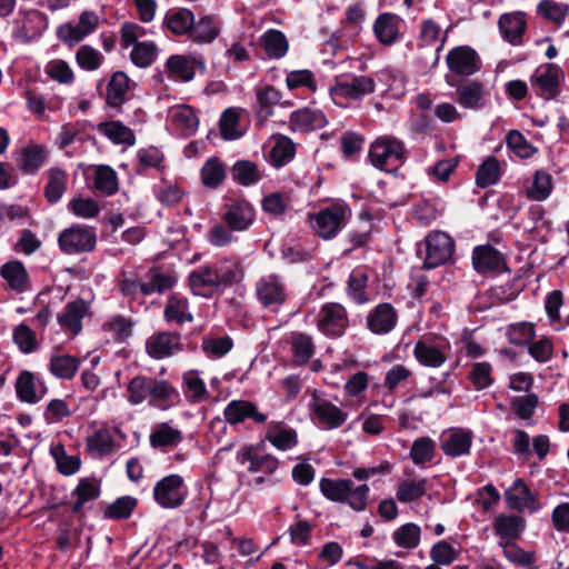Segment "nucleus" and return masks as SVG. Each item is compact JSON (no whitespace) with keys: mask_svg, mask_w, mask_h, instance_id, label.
Listing matches in <instances>:
<instances>
[{"mask_svg":"<svg viewBox=\"0 0 569 569\" xmlns=\"http://www.w3.org/2000/svg\"><path fill=\"white\" fill-rule=\"evenodd\" d=\"M552 177L545 170H537L530 186L526 188V196L532 201L546 200L552 191Z\"/></svg>","mask_w":569,"mask_h":569,"instance_id":"3c124183","label":"nucleus"},{"mask_svg":"<svg viewBox=\"0 0 569 569\" xmlns=\"http://www.w3.org/2000/svg\"><path fill=\"white\" fill-rule=\"evenodd\" d=\"M485 96V88L481 82L469 81L458 86L455 99L465 109L479 110L486 106Z\"/></svg>","mask_w":569,"mask_h":569,"instance_id":"a878e982","label":"nucleus"},{"mask_svg":"<svg viewBox=\"0 0 569 569\" xmlns=\"http://www.w3.org/2000/svg\"><path fill=\"white\" fill-rule=\"evenodd\" d=\"M266 439L281 451L290 450L298 443L296 430L281 422H271L269 425Z\"/></svg>","mask_w":569,"mask_h":569,"instance_id":"473e14b6","label":"nucleus"},{"mask_svg":"<svg viewBox=\"0 0 569 569\" xmlns=\"http://www.w3.org/2000/svg\"><path fill=\"white\" fill-rule=\"evenodd\" d=\"M327 118L318 109L303 108L293 111L290 116V128L293 131H311L323 128L327 124Z\"/></svg>","mask_w":569,"mask_h":569,"instance_id":"c756f323","label":"nucleus"},{"mask_svg":"<svg viewBox=\"0 0 569 569\" xmlns=\"http://www.w3.org/2000/svg\"><path fill=\"white\" fill-rule=\"evenodd\" d=\"M73 496L77 497L73 511H79L87 502L97 499L100 496V482L98 479L82 478L73 491Z\"/></svg>","mask_w":569,"mask_h":569,"instance_id":"4d7b16f0","label":"nucleus"},{"mask_svg":"<svg viewBox=\"0 0 569 569\" xmlns=\"http://www.w3.org/2000/svg\"><path fill=\"white\" fill-rule=\"evenodd\" d=\"M446 34L441 37V27L432 19H427L421 22L419 32V47L435 46V61H439V53L443 48Z\"/></svg>","mask_w":569,"mask_h":569,"instance_id":"58836bf2","label":"nucleus"},{"mask_svg":"<svg viewBox=\"0 0 569 569\" xmlns=\"http://www.w3.org/2000/svg\"><path fill=\"white\" fill-rule=\"evenodd\" d=\"M97 130L114 144L133 146L136 136L133 131L120 121H106L98 124Z\"/></svg>","mask_w":569,"mask_h":569,"instance_id":"ea45409f","label":"nucleus"},{"mask_svg":"<svg viewBox=\"0 0 569 569\" xmlns=\"http://www.w3.org/2000/svg\"><path fill=\"white\" fill-rule=\"evenodd\" d=\"M451 351L450 342L443 337H425L418 340L412 353L419 365L439 368L448 359Z\"/></svg>","mask_w":569,"mask_h":569,"instance_id":"39448f33","label":"nucleus"},{"mask_svg":"<svg viewBox=\"0 0 569 569\" xmlns=\"http://www.w3.org/2000/svg\"><path fill=\"white\" fill-rule=\"evenodd\" d=\"M426 257L423 264L426 268H436L447 262L452 253L455 243L449 234L442 231L430 232L425 240Z\"/></svg>","mask_w":569,"mask_h":569,"instance_id":"9b49d317","label":"nucleus"},{"mask_svg":"<svg viewBox=\"0 0 569 569\" xmlns=\"http://www.w3.org/2000/svg\"><path fill=\"white\" fill-rule=\"evenodd\" d=\"M100 17L97 12L84 10L77 22L61 24L57 30L58 38L69 47H73L92 34L99 27Z\"/></svg>","mask_w":569,"mask_h":569,"instance_id":"6e6552de","label":"nucleus"},{"mask_svg":"<svg viewBox=\"0 0 569 569\" xmlns=\"http://www.w3.org/2000/svg\"><path fill=\"white\" fill-rule=\"evenodd\" d=\"M47 27V18L40 11H20L14 20L13 34L17 39L29 42L39 38Z\"/></svg>","mask_w":569,"mask_h":569,"instance_id":"ddd939ff","label":"nucleus"},{"mask_svg":"<svg viewBox=\"0 0 569 569\" xmlns=\"http://www.w3.org/2000/svg\"><path fill=\"white\" fill-rule=\"evenodd\" d=\"M67 208L73 216L80 219H93L101 211L99 203L93 198L81 194L70 199Z\"/></svg>","mask_w":569,"mask_h":569,"instance_id":"13d9d810","label":"nucleus"},{"mask_svg":"<svg viewBox=\"0 0 569 569\" xmlns=\"http://www.w3.org/2000/svg\"><path fill=\"white\" fill-rule=\"evenodd\" d=\"M318 329L330 337H340L348 327L347 311L343 306L337 302H329L322 306L318 313Z\"/></svg>","mask_w":569,"mask_h":569,"instance_id":"f8f14e48","label":"nucleus"},{"mask_svg":"<svg viewBox=\"0 0 569 569\" xmlns=\"http://www.w3.org/2000/svg\"><path fill=\"white\" fill-rule=\"evenodd\" d=\"M429 481L426 478H410L399 483L396 498L401 503L420 500L428 491Z\"/></svg>","mask_w":569,"mask_h":569,"instance_id":"79ce46f5","label":"nucleus"},{"mask_svg":"<svg viewBox=\"0 0 569 569\" xmlns=\"http://www.w3.org/2000/svg\"><path fill=\"white\" fill-rule=\"evenodd\" d=\"M256 98L257 118L260 122H264L273 114V107L280 102L282 94L272 86H266L256 91Z\"/></svg>","mask_w":569,"mask_h":569,"instance_id":"a19ab883","label":"nucleus"},{"mask_svg":"<svg viewBox=\"0 0 569 569\" xmlns=\"http://www.w3.org/2000/svg\"><path fill=\"white\" fill-rule=\"evenodd\" d=\"M47 160V150L39 144H29L21 151L20 168L26 173L37 172Z\"/></svg>","mask_w":569,"mask_h":569,"instance_id":"6e6d98bb","label":"nucleus"},{"mask_svg":"<svg viewBox=\"0 0 569 569\" xmlns=\"http://www.w3.org/2000/svg\"><path fill=\"white\" fill-rule=\"evenodd\" d=\"M88 313L89 305L82 299H77L68 302L57 319L60 327L74 337L82 330V319Z\"/></svg>","mask_w":569,"mask_h":569,"instance_id":"6ab92c4d","label":"nucleus"},{"mask_svg":"<svg viewBox=\"0 0 569 569\" xmlns=\"http://www.w3.org/2000/svg\"><path fill=\"white\" fill-rule=\"evenodd\" d=\"M472 445V432L463 429H450L440 436V448L450 457L468 455Z\"/></svg>","mask_w":569,"mask_h":569,"instance_id":"412c9836","label":"nucleus"},{"mask_svg":"<svg viewBox=\"0 0 569 569\" xmlns=\"http://www.w3.org/2000/svg\"><path fill=\"white\" fill-rule=\"evenodd\" d=\"M14 387L18 399L26 403H37L47 393L44 382L28 370L19 373Z\"/></svg>","mask_w":569,"mask_h":569,"instance_id":"a211bd4d","label":"nucleus"},{"mask_svg":"<svg viewBox=\"0 0 569 569\" xmlns=\"http://www.w3.org/2000/svg\"><path fill=\"white\" fill-rule=\"evenodd\" d=\"M0 274L9 288L17 292H23L29 289V277L22 262L13 260L4 263L0 268Z\"/></svg>","mask_w":569,"mask_h":569,"instance_id":"e433bc0d","label":"nucleus"},{"mask_svg":"<svg viewBox=\"0 0 569 569\" xmlns=\"http://www.w3.org/2000/svg\"><path fill=\"white\" fill-rule=\"evenodd\" d=\"M216 277L211 266H201L193 270L189 274L192 293L206 298L213 296L221 289Z\"/></svg>","mask_w":569,"mask_h":569,"instance_id":"5701e85b","label":"nucleus"},{"mask_svg":"<svg viewBox=\"0 0 569 569\" xmlns=\"http://www.w3.org/2000/svg\"><path fill=\"white\" fill-rule=\"evenodd\" d=\"M260 44L266 54L271 59H280L286 56L289 43L286 36L276 29H269L260 36Z\"/></svg>","mask_w":569,"mask_h":569,"instance_id":"c03bdc74","label":"nucleus"},{"mask_svg":"<svg viewBox=\"0 0 569 569\" xmlns=\"http://www.w3.org/2000/svg\"><path fill=\"white\" fill-rule=\"evenodd\" d=\"M350 218V207L342 201H338L310 214V224L319 237L329 240L346 227Z\"/></svg>","mask_w":569,"mask_h":569,"instance_id":"7ed1b4c3","label":"nucleus"},{"mask_svg":"<svg viewBox=\"0 0 569 569\" xmlns=\"http://www.w3.org/2000/svg\"><path fill=\"white\" fill-rule=\"evenodd\" d=\"M232 179L241 186L258 183L263 174L258 164L249 160H239L231 168Z\"/></svg>","mask_w":569,"mask_h":569,"instance_id":"603ef678","label":"nucleus"},{"mask_svg":"<svg viewBox=\"0 0 569 569\" xmlns=\"http://www.w3.org/2000/svg\"><path fill=\"white\" fill-rule=\"evenodd\" d=\"M193 18L189 9H178L167 14L166 23L172 33L181 36L191 31Z\"/></svg>","mask_w":569,"mask_h":569,"instance_id":"052dcab7","label":"nucleus"},{"mask_svg":"<svg viewBox=\"0 0 569 569\" xmlns=\"http://www.w3.org/2000/svg\"><path fill=\"white\" fill-rule=\"evenodd\" d=\"M256 297L264 309L277 312L287 300L283 279L276 273L262 276L256 282Z\"/></svg>","mask_w":569,"mask_h":569,"instance_id":"0eeeda50","label":"nucleus"},{"mask_svg":"<svg viewBox=\"0 0 569 569\" xmlns=\"http://www.w3.org/2000/svg\"><path fill=\"white\" fill-rule=\"evenodd\" d=\"M368 158L376 169L395 171L406 160L405 143L393 136H380L371 142Z\"/></svg>","mask_w":569,"mask_h":569,"instance_id":"f03ea898","label":"nucleus"},{"mask_svg":"<svg viewBox=\"0 0 569 569\" xmlns=\"http://www.w3.org/2000/svg\"><path fill=\"white\" fill-rule=\"evenodd\" d=\"M224 419L228 423L234 426L251 419L256 423H264L267 416L260 412L257 406L249 400H232L223 410Z\"/></svg>","mask_w":569,"mask_h":569,"instance_id":"aec40b11","label":"nucleus"},{"mask_svg":"<svg viewBox=\"0 0 569 569\" xmlns=\"http://www.w3.org/2000/svg\"><path fill=\"white\" fill-rule=\"evenodd\" d=\"M130 80L122 71L114 72L107 83L106 103L110 108L119 109L126 101Z\"/></svg>","mask_w":569,"mask_h":569,"instance_id":"7c9ffc66","label":"nucleus"},{"mask_svg":"<svg viewBox=\"0 0 569 569\" xmlns=\"http://www.w3.org/2000/svg\"><path fill=\"white\" fill-rule=\"evenodd\" d=\"M77 64L86 71L98 70L104 61L103 54L96 48L83 44L76 52Z\"/></svg>","mask_w":569,"mask_h":569,"instance_id":"774afa93","label":"nucleus"},{"mask_svg":"<svg viewBox=\"0 0 569 569\" xmlns=\"http://www.w3.org/2000/svg\"><path fill=\"white\" fill-rule=\"evenodd\" d=\"M168 124L180 134L191 136L198 129L199 119L191 107L178 104L168 110Z\"/></svg>","mask_w":569,"mask_h":569,"instance_id":"4be33fe9","label":"nucleus"},{"mask_svg":"<svg viewBox=\"0 0 569 569\" xmlns=\"http://www.w3.org/2000/svg\"><path fill=\"white\" fill-rule=\"evenodd\" d=\"M421 538V529L413 522L405 523L392 532L393 542L403 549H415Z\"/></svg>","mask_w":569,"mask_h":569,"instance_id":"bf43d9fd","label":"nucleus"},{"mask_svg":"<svg viewBox=\"0 0 569 569\" xmlns=\"http://www.w3.org/2000/svg\"><path fill=\"white\" fill-rule=\"evenodd\" d=\"M500 178V164L493 157H488L478 168L476 183L480 188L495 184Z\"/></svg>","mask_w":569,"mask_h":569,"instance_id":"338daca9","label":"nucleus"},{"mask_svg":"<svg viewBox=\"0 0 569 569\" xmlns=\"http://www.w3.org/2000/svg\"><path fill=\"white\" fill-rule=\"evenodd\" d=\"M505 499L508 507L512 510H537L535 497L521 479H516L513 485L506 490Z\"/></svg>","mask_w":569,"mask_h":569,"instance_id":"cd10ccee","label":"nucleus"},{"mask_svg":"<svg viewBox=\"0 0 569 569\" xmlns=\"http://www.w3.org/2000/svg\"><path fill=\"white\" fill-rule=\"evenodd\" d=\"M182 432L169 422L156 425L149 435V442L153 449L166 450L174 448L182 441Z\"/></svg>","mask_w":569,"mask_h":569,"instance_id":"c85d7f7f","label":"nucleus"},{"mask_svg":"<svg viewBox=\"0 0 569 569\" xmlns=\"http://www.w3.org/2000/svg\"><path fill=\"white\" fill-rule=\"evenodd\" d=\"M562 78V70L557 64L549 63L537 69L531 78V84L542 98L551 99L558 93Z\"/></svg>","mask_w":569,"mask_h":569,"instance_id":"f3484780","label":"nucleus"},{"mask_svg":"<svg viewBox=\"0 0 569 569\" xmlns=\"http://www.w3.org/2000/svg\"><path fill=\"white\" fill-rule=\"evenodd\" d=\"M273 144L267 160L276 168L288 164L296 154V147L292 140L286 136H274Z\"/></svg>","mask_w":569,"mask_h":569,"instance_id":"4c0bfd02","label":"nucleus"},{"mask_svg":"<svg viewBox=\"0 0 569 569\" xmlns=\"http://www.w3.org/2000/svg\"><path fill=\"white\" fill-rule=\"evenodd\" d=\"M400 18L393 13L380 14L373 24V31L378 41L385 46H390L398 40Z\"/></svg>","mask_w":569,"mask_h":569,"instance_id":"72a5a7b5","label":"nucleus"},{"mask_svg":"<svg viewBox=\"0 0 569 569\" xmlns=\"http://www.w3.org/2000/svg\"><path fill=\"white\" fill-rule=\"evenodd\" d=\"M256 219L253 206L243 199L232 200L224 204L222 220L233 231L249 229Z\"/></svg>","mask_w":569,"mask_h":569,"instance_id":"4468645a","label":"nucleus"},{"mask_svg":"<svg viewBox=\"0 0 569 569\" xmlns=\"http://www.w3.org/2000/svg\"><path fill=\"white\" fill-rule=\"evenodd\" d=\"M368 278L367 270L362 268L355 269L349 277L348 291L357 303L369 301V297L366 292Z\"/></svg>","mask_w":569,"mask_h":569,"instance_id":"69168bd1","label":"nucleus"},{"mask_svg":"<svg viewBox=\"0 0 569 569\" xmlns=\"http://www.w3.org/2000/svg\"><path fill=\"white\" fill-rule=\"evenodd\" d=\"M178 390L166 380H150V405L169 408L179 402Z\"/></svg>","mask_w":569,"mask_h":569,"instance_id":"f704fd0d","label":"nucleus"},{"mask_svg":"<svg viewBox=\"0 0 569 569\" xmlns=\"http://www.w3.org/2000/svg\"><path fill=\"white\" fill-rule=\"evenodd\" d=\"M449 70L458 76L469 77L480 69L478 53L468 46H458L451 49L446 57Z\"/></svg>","mask_w":569,"mask_h":569,"instance_id":"2eb2a0df","label":"nucleus"},{"mask_svg":"<svg viewBox=\"0 0 569 569\" xmlns=\"http://www.w3.org/2000/svg\"><path fill=\"white\" fill-rule=\"evenodd\" d=\"M309 411L312 421L326 430L338 429L348 419L347 411L316 391L309 402Z\"/></svg>","mask_w":569,"mask_h":569,"instance_id":"423d86ee","label":"nucleus"},{"mask_svg":"<svg viewBox=\"0 0 569 569\" xmlns=\"http://www.w3.org/2000/svg\"><path fill=\"white\" fill-rule=\"evenodd\" d=\"M397 321L395 309L389 303H381L368 315V328L373 333H387L393 329Z\"/></svg>","mask_w":569,"mask_h":569,"instance_id":"2f4dec72","label":"nucleus"},{"mask_svg":"<svg viewBox=\"0 0 569 569\" xmlns=\"http://www.w3.org/2000/svg\"><path fill=\"white\" fill-rule=\"evenodd\" d=\"M203 67L202 61L191 56L174 54L166 62L169 77L176 81H191L196 73V67Z\"/></svg>","mask_w":569,"mask_h":569,"instance_id":"393cba45","label":"nucleus"},{"mask_svg":"<svg viewBox=\"0 0 569 569\" xmlns=\"http://www.w3.org/2000/svg\"><path fill=\"white\" fill-rule=\"evenodd\" d=\"M526 26L527 22L522 12L505 13L498 21L502 38L513 46L521 44Z\"/></svg>","mask_w":569,"mask_h":569,"instance_id":"bb28decb","label":"nucleus"},{"mask_svg":"<svg viewBox=\"0 0 569 569\" xmlns=\"http://www.w3.org/2000/svg\"><path fill=\"white\" fill-rule=\"evenodd\" d=\"M79 366V359L70 355L54 353L50 357V372L59 379L69 380L73 378Z\"/></svg>","mask_w":569,"mask_h":569,"instance_id":"8fccbe9b","label":"nucleus"},{"mask_svg":"<svg viewBox=\"0 0 569 569\" xmlns=\"http://www.w3.org/2000/svg\"><path fill=\"white\" fill-rule=\"evenodd\" d=\"M87 448L89 453L96 458L112 453L114 443L111 431L107 428L96 430L87 438Z\"/></svg>","mask_w":569,"mask_h":569,"instance_id":"49530a36","label":"nucleus"},{"mask_svg":"<svg viewBox=\"0 0 569 569\" xmlns=\"http://www.w3.org/2000/svg\"><path fill=\"white\" fill-rule=\"evenodd\" d=\"M237 461L249 472L272 475L279 467V461L271 455H259L252 446H244L238 450Z\"/></svg>","mask_w":569,"mask_h":569,"instance_id":"dca6fc26","label":"nucleus"},{"mask_svg":"<svg viewBox=\"0 0 569 569\" xmlns=\"http://www.w3.org/2000/svg\"><path fill=\"white\" fill-rule=\"evenodd\" d=\"M200 178L206 188L217 189L226 179L223 162L217 157L209 158L201 167Z\"/></svg>","mask_w":569,"mask_h":569,"instance_id":"de8ad7c7","label":"nucleus"},{"mask_svg":"<svg viewBox=\"0 0 569 569\" xmlns=\"http://www.w3.org/2000/svg\"><path fill=\"white\" fill-rule=\"evenodd\" d=\"M188 495L183 478L179 475H170L159 480L153 488L156 502L164 509L180 507Z\"/></svg>","mask_w":569,"mask_h":569,"instance_id":"9d476101","label":"nucleus"},{"mask_svg":"<svg viewBox=\"0 0 569 569\" xmlns=\"http://www.w3.org/2000/svg\"><path fill=\"white\" fill-rule=\"evenodd\" d=\"M375 91V81L366 76H338L329 88L335 104L348 107L350 101L360 100Z\"/></svg>","mask_w":569,"mask_h":569,"instance_id":"20e7f679","label":"nucleus"},{"mask_svg":"<svg viewBox=\"0 0 569 569\" xmlns=\"http://www.w3.org/2000/svg\"><path fill=\"white\" fill-rule=\"evenodd\" d=\"M525 529V521L515 515H499L493 521V530L501 540L510 542Z\"/></svg>","mask_w":569,"mask_h":569,"instance_id":"37998d69","label":"nucleus"},{"mask_svg":"<svg viewBox=\"0 0 569 569\" xmlns=\"http://www.w3.org/2000/svg\"><path fill=\"white\" fill-rule=\"evenodd\" d=\"M181 349L180 337L170 332H158L146 341L148 355L156 359L170 357Z\"/></svg>","mask_w":569,"mask_h":569,"instance_id":"b1692460","label":"nucleus"},{"mask_svg":"<svg viewBox=\"0 0 569 569\" xmlns=\"http://www.w3.org/2000/svg\"><path fill=\"white\" fill-rule=\"evenodd\" d=\"M319 489L326 499L346 505L355 512L365 511L369 503V486L355 485L353 480L348 478H321Z\"/></svg>","mask_w":569,"mask_h":569,"instance_id":"f257e3e1","label":"nucleus"},{"mask_svg":"<svg viewBox=\"0 0 569 569\" xmlns=\"http://www.w3.org/2000/svg\"><path fill=\"white\" fill-rule=\"evenodd\" d=\"M211 267L214 270V274H217L216 278L220 288L239 281L243 276L240 262L233 259L220 260Z\"/></svg>","mask_w":569,"mask_h":569,"instance_id":"864d4df0","label":"nucleus"},{"mask_svg":"<svg viewBox=\"0 0 569 569\" xmlns=\"http://www.w3.org/2000/svg\"><path fill=\"white\" fill-rule=\"evenodd\" d=\"M44 73L60 84L69 86L74 82L76 73L70 63L63 59L54 58L44 66Z\"/></svg>","mask_w":569,"mask_h":569,"instance_id":"5fc2aeb1","label":"nucleus"},{"mask_svg":"<svg viewBox=\"0 0 569 569\" xmlns=\"http://www.w3.org/2000/svg\"><path fill=\"white\" fill-rule=\"evenodd\" d=\"M472 260L476 270L479 272L498 270L503 263L499 251L490 246L477 247Z\"/></svg>","mask_w":569,"mask_h":569,"instance_id":"a18cd8bd","label":"nucleus"},{"mask_svg":"<svg viewBox=\"0 0 569 569\" xmlns=\"http://www.w3.org/2000/svg\"><path fill=\"white\" fill-rule=\"evenodd\" d=\"M44 196L50 203H57L66 192L68 174L60 168H51L47 172Z\"/></svg>","mask_w":569,"mask_h":569,"instance_id":"09e8293b","label":"nucleus"},{"mask_svg":"<svg viewBox=\"0 0 569 569\" xmlns=\"http://www.w3.org/2000/svg\"><path fill=\"white\" fill-rule=\"evenodd\" d=\"M183 383L186 386V397L194 403L202 402L208 399L209 395L203 380L199 377L198 371H188L183 375Z\"/></svg>","mask_w":569,"mask_h":569,"instance_id":"e2e57ef3","label":"nucleus"},{"mask_svg":"<svg viewBox=\"0 0 569 569\" xmlns=\"http://www.w3.org/2000/svg\"><path fill=\"white\" fill-rule=\"evenodd\" d=\"M219 34V27L211 17H202L198 22L193 21L190 31L191 38L199 43H210Z\"/></svg>","mask_w":569,"mask_h":569,"instance_id":"680f3d73","label":"nucleus"},{"mask_svg":"<svg viewBox=\"0 0 569 569\" xmlns=\"http://www.w3.org/2000/svg\"><path fill=\"white\" fill-rule=\"evenodd\" d=\"M96 231L86 226H72L62 230L58 237L60 250L66 254H79L94 249Z\"/></svg>","mask_w":569,"mask_h":569,"instance_id":"1a4fd4ad","label":"nucleus"},{"mask_svg":"<svg viewBox=\"0 0 569 569\" xmlns=\"http://www.w3.org/2000/svg\"><path fill=\"white\" fill-rule=\"evenodd\" d=\"M163 317L167 322L177 325L191 322L193 317L189 309L188 299L179 293L170 295L164 307Z\"/></svg>","mask_w":569,"mask_h":569,"instance_id":"c9c22d12","label":"nucleus"},{"mask_svg":"<svg viewBox=\"0 0 569 569\" xmlns=\"http://www.w3.org/2000/svg\"><path fill=\"white\" fill-rule=\"evenodd\" d=\"M150 378L137 376L127 386V400L132 406H138L150 398Z\"/></svg>","mask_w":569,"mask_h":569,"instance_id":"0e129e2a","label":"nucleus"}]
</instances>
